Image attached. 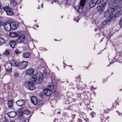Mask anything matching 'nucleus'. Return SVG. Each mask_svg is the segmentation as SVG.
<instances>
[{
  "label": "nucleus",
  "instance_id": "nucleus-9",
  "mask_svg": "<svg viewBox=\"0 0 122 122\" xmlns=\"http://www.w3.org/2000/svg\"><path fill=\"white\" fill-rule=\"evenodd\" d=\"M30 99L32 103L34 105H36L38 103V100L36 97L33 96L31 97Z\"/></svg>",
  "mask_w": 122,
  "mask_h": 122
},
{
  "label": "nucleus",
  "instance_id": "nucleus-8",
  "mask_svg": "<svg viewBox=\"0 0 122 122\" xmlns=\"http://www.w3.org/2000/svg\"><path fill=\"white\" fill-rule=\"evenodd\" d=\"M27 64L28 62L27 61L21 62L19 63L18 66H20L21 68H24L26 67Z\"/></svg>",
  "mask_w": 122,
  "mask_h": 122
},
{
  "label": "nucleus",
  "instance_id": "nucleus-7",
  "mask_svg": "<svg viewBox=\"0 0 122 122\" xmlns=\"http://www.w3.org/2000/svg\"><path fill=\"white\" fill-rule=\"evenodd\" d=\"M10 25L11 27V29L12 30H15L16 29L18 25V23L15 22H12Z\"/></svg>",
  "mask_w": 122,
  "mask_h": 122
},
{
  "label": "nucleus",
  "instance_id": "nucleus-1",
  "mask_svg": "<svg viewBox=\"0 0 122 122\" xmlns=\"http://www.w3.org/2000/svg\"><path fill=\"white\" fill-rule=\"evenodd\" d=\"M36 82L34 79L32 77L30 78L29 81H27L25 82V85L29 89L33 90L35 88L34 84Z\"/></svg>",
  "mask_w": 122,
  "mask_h": 122
},
{
  "label": "nucleus",
  "instance_id": "nucleus-36",
  "mask_svg": "<svg viewBox=\"0 0 122 122\" xmlns=\"http://www.w3.org/2000/svg\"><path fill=\"white\" fill-rule=\"evenodd\" d=\"M2 25H3L1 21L0 20V27H1Z\"/></svg>",
  "mask_w": 122,
  "mask_h": 122
},
{
  "label": "nucleus",
  "instance_id": "nucleus-43",
  "mask_svg": "<svg viewBox=\"0 0 122 122\" xmlns=\"http://www.w3.org/2000/svg\"><path fill=\"white\" fill-rule=\"evenodd\" d=\"M95 31H97V29H95Z\"/></svg>",
  "mask_w": 122,
  "mask_h": 122
},
{
  "label": "nucleus",
  "instance_id": "nucleus-39",
  "mask_svg": "<svg viewBox=\"0 0 122 122\" xmlns=\"http://www.w3.org/2000/svg\"><path fill=\"white\" fill-rule=\"evenodd\" d=\"M43 4H42L41 6V7L42 8H43Z\"/></svg>",
  "mask_w": 122,
  "mask_h": 122
},
{
  "label": "nucleus",
  "instance_id": "nucleus-29",
  "mask_svg": "<svg viewBox=\"0 0 122 122\" xmlns=\"http://www.w3.org/2000/svg\"><path fill=\"white\" fill-rule=\"evenodd\" d=\"M84 102L86 105H88L90 102V101L88 100V99L86 98L84 99Z\"/></svg>",
  "mask_w": 122,
  "mask_h": 122
},
{
  "label": "nucleus",
  "instance_id": "nucleus-35",
  "mask_svg": "<svg viewBox=\"0 0 122 122\" xmlns=\"http://www.w3.org/2000/svg\"><path fill=\"white\" fill-rule=\"evenodd\" d=\"M29 121V120L28 119H25L24 121V122H28Z\"/></svg>",
  "mask_w": 122,
  "mask_h": 122
},
{
  "label": "nucleus",
  "instance_id": "nucleus-13",
  "mask_svg": "<svg viewBox=\"0 0 122 122\" xmlns=\"http://www.w3.org/2000/svg\"><path fill=\"white\" fill-rule=\"evenodd\" d=\"M5 67L7 71L10 72L11 71L12 69L11 66L10 64L8 63L6 64Z\"/></svg>",
  "mask_w": 122,
  "mask_h": 122
},
{
  "label": "nucleus",
  "instance_id": "nucleus-26",
  "mask_svg": "<svg viewBox=\"0 0 122 122\" xmlns=\"http://www.w3.org/2000/svg\"><path fill=\"white\" fill-rule=\"evenodd\" d=\"M23 56L25 58H28L30 56V54L28 53L25 52L23 54Z\"/></svg>",
  "mask_w": 122,
  "mask_h": 122
},
{
  "label": "nucleus",
  "instance_id": "nucleus-47",
  "mask_svg": "<svg viewBox=\"0 0 122 122\" xmlns=\"http://www.w3.org/2000/svg\"><path fill=\"white\" fill-rule=\"evenodd\" d=\"M1 56V54H0V57Z\"/></svg>",
  "mask_w": 122,
  "mask_h": 122
},
{
  "label": "nucleus",
  "instance_id": "nucleus-46",
  "mask_svg": "<svg viewBox=\"0 0 122 122\" xmlns=\"http://www.w3.org/2000/svg\"><path fill=\"white\" fill-rule=\"evenodd\" d=\"M53 2H52L51 3V4H53Z\"/></svg>",
  "mask_w": 122,
  "mask_h": 122
},
{
  "label": "nucleus",
  "instance_id": "nucleus-24",
  "mask_svg": "<svg viewBox=\"0 0 122 122\" xmlns=\"http://www.w3.org/2000/svg\"><path fill=\"white\" fill-rule=\"evenodd\" d=\"M86 0H81L80 2V4L81 7L84 6L85 4Z\"/></svg>",
  "mask_w": 122,
  "mask_h": 122
},
{
  "label": "nucleus",
  "instance_id": "nucleus-37",
  "mask_svg": "<svg viewBox=\"0 0 122 122\" xmlns=\"http://www.w3.org/2000/svg\"><path fill=\"white\" fill-rule=\"evenodd\" d=\"M75 100V99L74 98L72 99V101L73 102H74Z\"/></svg>",
  "mask_w": 122,
  "mask_h": 122
},
{
  "label": "nucleus",
  "instance_id": "nucleus-10",
  "mask_svg": "<svg viewBox=\"0 0 122 122\" xmlns=\"http://www.w3.org/2000/svg\"><path fill=\"white\" fill-rule=\"evenodd\" d=\"M97 0H91L89 3L90 7H94L96 4H97Z\"/></svg>",
  "mask_w": 122,
  "mask_h": 122
},
{
  "label": "nucleus",
  "instance_id": "nucleus-33",
  "mask_svg": "<svg viewBox=\"0 0 122 122\" xmlns=\"http://www.w3.org/2000/svg\"><path fill=\"white\" fill-rule=\"evenodd\" d=\"M115 2L117 3H118L119 2H121V1H122V0H115Z\"/></svg>",
  "mask_w": 122,
  "mask_h": 122
},
{
  "label": "nucleus",
  "instance_id": "nucleus-34",
  "mask_svg": "<svg viewBox=\"0 0 122 122\" xmlns=\"http://www.w3.org/2000/svg\"><path fill=\"white\" fill-rule=\"evenodd\" d=\"M5 54L6 55H8L9 54V52L8 50H6L5 52Z\"/></svg>",
  "mask_w": 122,
  "mask_h": 122
},
{
  "label": "nucleus",
  "instance_id": "nucleus-41",
  "mask_svg": "<svg viewBox=\"0 0 122 122\" xmlns=\"http://www.w3.org/2000/svg\"><path fill=\"white\" fill-rule=\"evenodd\" d=\"M80 76H78L77 77V78L78 79L79 78H80Z\"/></svg>",
  "mask_w": 122,
  "mask_h": 122
},
{
  "label": "nucleus",
  "instance_id": "nucleus-42",
  "mask_svg": "<svg viewBox=\"0 0 122 122\" xmlns=\"http://www.w3.org/2000/svg\"><path fill=\"white\" fill-rule=\"evenodd\" d=\"M9 122H15L14 121H10Z\"/></svg>",
  "mask_w": 122,
  "mask_h": 122
},
{
  "label": "nucleus",
  "instance_id": "nucleus-5",
  "mask_svg": "<svg viewBox=\"0 0 122 122\" xmlns=\"http://www.w3.org/2000/svg\"><path fill=\"white\" fill-rule=\"evenodd\" d=\"M25 36L24 35L19 36L16 39V41L17 43H22L25 40Z\"/></svg>",
  "mask_w": 122,
  "mask_h": 122
},
{
  "label": "nucleus",
  "instance_id": "nucleus-19",
  "mask_svg": "<svg viewBox=\"0 0 122 122\" xmlns=\"http://www.w3.org/2000/svg\"><path fill=\"white\" fill-rule=\"evenodd\" d=\"M10 5L11 7H14L16 5V3L15 0H9Z\"/></svg>",
  "mask_w": 122,
  "mask_h": 122
},
{
  "label": "nucleus",
  "instance_id": "nucleus-15",
  "mask_svg": "<svg viewBox=\"0 0 122 122\" xmlns=\"http://www.w3.org/2000/svg\"><path fill=\"white\" fill-rule=\"evenodd\" d=\"M98 5V6L97 7V10L100 13H101L104 10L105 6L99 5Z\"/></svg>",
  "mask_w": 122,
  "mask_h": 122
},
{
  "label": "nucleus",
  "instance_id": "nucleus-27",
  "mask_svg": "<svg viewBox=\"0 0 122 122\" xmlns=\"http://www.w3.org/2000/svg\"><path fill=\"white\" fill-rule=\"evenodd\" d=\"M6 43L5 40L3 38H0V45L1 44L5 43Z\"/></svg>",
  "mask_w": 122,
  "mask_h": 122
},
{
  "label": "nucleus",
  "instance_id": "nucleus-28",
  "mask_svg": "<svg viewBox=\"0 0 122 122\" xmlns=\"http://www.w3.org/2000/svg\"><path fill=\"white\" fill-rule=\"evenodd\" d=\"M31 112V111L29 110H26L24 111V113L25 114L28 115L30 114Z\"/></svg>",
  "mask_w": 122,
  "mask_h": 122
},
{
  "label": "nucleus",
  "instance_id": "nucleus-38",
  "mask_svg": "<svg viewBox=\"0 0 122 122\" xmlns=\"http://www.w3.org/2000/svg\"><path fill=\"white\" fill-rule=\"evenodd\" d=\"M3 122H8L7 120H5Z\"/></svg>",
  "mask_w": 122,
  "mask_h": 122
},
{
  "label": "nucleus",
  "instance_id": "nucleus-23",
  "mask_svg": "<svg viewBox=\"0 0 122 122\" xmlns=\"http://www.w3.org/2000/svg\"><path fill=\"white\" fill-rule=\"evenodd\" d=\"M110 19H108V18H107L105 20L103 21L102 23V25H105L107 23L109 22L110 20Z\"/></svg>",
  "mask_w": 122,
  "mask_h": 122
},
{
  "label": "nucleus",
  "instance_id": "nucleus-6",
  "mask_svg": "<svg viewBox=\"0 0 122 122\" xmlns=\"http://www.w3.org/2000/svg\"><path fill=\"white\" fill-rule=\"evenodd\" d=\"M97 4L102 5V6H106L107 5L106 0H97Z\"/></svg>",
  "mask_w": 122,
  "mask_h": 122
},
{
  "label": "nucleus",
  "instance_id": "nucleus-25",
  "mask_svg": "<svg viewBox=\"0 0 122 122\" xmlns=\"http://www.w3.org/2000/svg\"><path fill=\"white\" fill-rule=\"evenodd\" d=\"M10 36L12 37H14L17 36V33L14 32H11L10 33Z\"/></svg>",
  "mask_w": 122,
  "mask_h": 122
},
{
  "label": "nucleus",
  "instance_id": "nucleus-44",
  "mask_svg": "<svg viewBox=\"0 0 122 122\" xmlns=\"http://www.w3.org/2000/svg\"><path fill=\"white\" fill-rule=\"evenodd\" d=\"M76 22H78V20H77V21H76Z\"/></svg>",
  "mask_w": 122,
  "mask_h": 122
},
{
  "label": "nucleus",
  "instance_id": "nucleus-16",
  "mask_svg": "<svg viewBox=\"0 0 122 122\" xmlns=\"http://www.w3.org/2000/svg\"><path fill=\"white\" fill-rule=\"evenodd\" d=\"M17 114V113L14 111L8 112V115L10 118H14L15 117Z\"/></svg>",
  "mask_w": 122,
  "mask_h": 122
},
{
  "label": "nucleus",
  "instance_id": "nucleus-48",
  "mask_svg": "<svg viewBox=\"0 0 122 122\" xmlns=\"http://www.w3.org/2000/svg\"><path fill=\"white\" fill-rule=\"evenodd\" d=\"M75 21L76 20V19H75Z\"/></svg>",
  "mask_w": 122,
  "mask_h": 122
},
{
  "label": "nucleus",
  "instance_id": "nucleus-30",
  "mask_svg": "<svg viewBox=\"0 0 122 122\" xmlns=\"http://www.w3.org/2000/svg\"><path fill=\"white\" fill-rule=\"evenodd\" d=\"M15 53L18 54L20 53V51L18 49H16L15 51Z\"/></svg>",
  "mask_w": 122,
  "mask_h": 122
},
{
  "label": "nucleus",
  "instance_id": "nucleus-32",
  "mask_svg": "<svg viewBox=\"0 0 122 122\" xmlns=\"http://www.w3.org/2000/svg\"><path fill=\"white\" fill-rule=\"evenodd\" d=\"M119 25L121 26H122V17L121 18L120 21Z\"/></svg>",
  "mask_w": 122,
  "mask_h": 122
},
{
  "label": "nucleus",
  "instance_id": "nucleus-14",
  "mask_svg": "<svg viewBox=\"0 0 122 122\" xmlns=\"http://www.w3.org/2000/svg\"><path fill=\"white\" fill-rule=\"evenodd\" d=\"M7 105L10 108H12L14 106L13 101L12 100H9L7 101Z\"/></svg>",
  "mask_w": 122,
  "mask_h": 122
},
{
  "label": "nucleus",
  "instance_id": "nucleus-22",
  "mask_svg": "<svg viewBox=\"0 0 122 122\" xmlns=\"http://www.w3.org/2000/svg\"><path fill=\"white\" fill-rule=\"evenodd\" d=\"M10 46L12 47H14L15 44V42L14 41H11L9 43Z\"/></svg>",
  "mask_w": 122,
  "mask_h": 122
},
{
  "label": "nucleus",
  "instance_id": "nucleus-4",
  "mask_svg": "<svg viewBox=\"0 0 122 122\" xmlns=\"http://www.w3.org/2000/svg\"><path fill=\"white\" fill-rule=\"evenodd\" d=\"M4 10L6 12L7 15H12L14 14V12L11 8L8 7H4L3 8Z\"/></svg>",
  "mask_w": 122,
  "mask_h": 122
},
{
  "label": "nucleus",
  "instance_id": "nucleus-12",
  "mask_svg": "<svg viewBox=\"0 0 122 122\" xmlns=\"http://www.w3.org/2000/svg\"><path fill=\"white\" fill-rule=\"evenodd\" d=\"M10 64L12 66H18L19 63L16 61L14 60H11L10 62Z\"/></svg>",
  "mask_w": 122,
  "mask_h": 122
},
{
  "label": "nucleus",
  "instance_id": "nucleus-40",
  "mask_svg": "<svg viewBox=\"0 0 122 122\" xmlns=\"http://www.w3.org/2000/svg\"><path fill=\"white\" fill-rule=\"evenodd\" d=\"M91 114L92 115V117H93L94 116H93V113H91Z\"/></svg>",
  "mask_w": 122,
  "mask_h": 122
},
{
  "label": "nucleus",
  "instance_id": "nucleus-3",
  "mask_svg": "<svg viewBox=\"0 0 122 122\" xmlns=\"http://www.w3.org/2000/svg\"><path fill=\"white\" fill-rule=\"evenodd\" d=\"M54 88V84L53 83H51V84L47 86L46 89L44 90V93L48 96L51 95L52 93L51 90H53Z\"/></svg>",
  "mask_w": 122,
  "mask_h": 122
},
{
  "label": "nucleus",
  "instance_id": "nucleus-17",
  "mask_svg": "<svg viewBox=\"0 0 122 122\" xmlns=\"http://www.w3.org/2000/svg\"><path fill=\"white\" fill-rule=\"evenodd\" d=\"M17 105L19 106H22L25 103V101L23 100H20L15 102Z\"/></svg>",
  "mask_w": 122,
  "mask_h": 122
},
{
  "label": "nucleus",
  "instance_id": "nucleus-2",
  "mask_svg": "<svg viewBox=\"0 0 122 122\" xmlns=\"http://www.w3.org/2000/svg\"><path fill=\"white\" fill-rule=\"evenodd\" d=\"M31 77L35 79V81L37 84H39L42 81L43 74L42 73L38 72L36 74H33Z\"/></svg>",
  "mask_w": 122,
  "mask_h": 122
},
{
  "label": "nucleus",
  "instance_id": "nucleus-31",
  "mask_svg": "<svg viewBox=\"0 0 122 122\" xmlns=\"http://www.w3.org/2000/svg\"><path fill=\"white\" fill-rule=\"evenodd\" d=\"M15 77H17L19 76V74L17 73H15Z\"/></svg>",
  "mask_w": 122,
  "mask_h": 122
},
{
  "label": "nucleus",
  "instance_id": "nucleus-45",
  "mask_svg": "<svg viewBox=\"0 0 122 122\" xmlns=\"http://www.w3.org/2000/svg\"><path fill=\"white\" fill-rule=\"evenodd\" d=\"M103 40V39H101V41H102Z\"/></svg>",
  "mask_w": 122,
  "mask_h": 122
},
{
  "label": "nucleus",
  "instance_id": "nucleus-20",
  "mask_svg": "<svg viewBox=\"0 0 122 122\" xmlns=\"http://www.w3.org/2000/svg\"><path fill=\"white\" fill-rule=\"evenodd\" d=\"M110 15L111 16L115 11V9L113 8L109 9L108 10Z\"/></svg>",
  "mask_w": 122,
  "mask_h": 122
},
{
  "label": "nucleus",
  "instance_id": "nucleus-11",
  "mask_svg": "<svg viewBox=\"0 0 122 122\" xmlns=\"http://www.w3.org/2000/svg\"><path fill=\"white\" fill-rule=\"evenodd\" d=\"M10 24L8 23H5L4 25V27L5 29L8 31H9L11 29Z\"/></svg>",
  "mask_w": 122,
  "mask_h": 122
},
{
  "label": "nucleus",
  "instance_id": "nucleus-18",
  "mask_svg": "<svg viewBox=\"0 0 122 122\" xmlns=\"http://www.w3.org/2000/svg\"><path fill=\"white\" fill-rule=\"evenodd\" d=\"M34 70L32 68H30L28 69L26 71V73L27 74L30 75H31L33 73Z\"/></svg>",
  "mask_w": 122,
  "mask_h": 122
},
{
  "label": "nucleus",
  "instance_id": "nucleus-21",
  "mask_svg": "<svg viewBox=\"0 0 122 122\" xmlns=\"http://www.w3.org/2000/svg\"><path fill=\"white\" fill-rule=\"evenodd\" d=\"M104 16L105 17H109V18H108V19L110 20V18H109V17L111 16L107 10L105 12L104 14Z\"/></svg>",
  "mask_w": 122,
  "mask_h": 122
}]
</instances>
